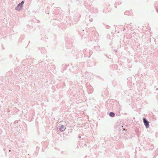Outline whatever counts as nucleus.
Returning a JSON list of instances; mask_svg holds the SVG:
<instances>
[{"label":"nucleus","mask_w":158,"mask_h":158,"mask_svg":"<svg viewBox=\"0 0 158 158\" xmlns=\"http://www.w3.org/2000/svg\"><path fill=\"white\" fill-rule=\"evenodd\" d=\"M143 121L145 125L146 126V127L148 128L149 127V122L146 121V119L145 118H143Z\"/></svg>","instance_id":"1"},{"label":"nucleus","mask_w":158,"mask_h":158,"mask_svg":"<svg viewBox=\"0 0 158 158\" xmlns=\"http://www.w3.org/2000/svg\"><path fill=\"white\" fill-rule=\"evenodd\" d=\"M24 3V1H23L21 3L19 4L18 6V7L17 8H19V6L21 5V7L22 6L23 4Z\"/></svg>","instance_id":"2"},{"label":"nucleus","mask_w":158,"mask_h":158,"mask_svg":"<svg viewBox=\"0 0 158 158\" xmlns=\"http://www.w3.org/2000/svg\"><path fill=\"white\" fill-rule=\"evenodd\" d=\"M110 116L112 117H113L114 116V114L113 112H110L109 114Z\"/></svg>","instance_id":"3"},{"label":"nucleus","mask_w":158,"mask_h":158,"mask_svg":"<svg viewBox=\"0 0 158 158\" xmlns=\"http://www.w3.org/2000/svg\"><path fill=\"white\" fill-rule=\"evenodd\" d=\"M19 7H20L21 8L22 7H21V5H20V6H19Z\"/></svg>","instance_id":"4"}]
</instances>
